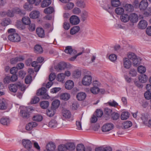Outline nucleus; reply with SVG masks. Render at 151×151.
<instances>
[{"label":"nucleus","instance_id":"nucleus-1","mask_svg":"<svg viewBox=\"0 0 151 151\" xmlns=\"http://www.w3.org/2000/svg\"><path fill=\"white\" fill-rule=\"evenodd\" d=\"M17 14L21 16H23L25 14L24 11L21 10L19 8H16L11 10H9L7 12H3L0 13V14L2 16H4L6 14L9 17H14L15 14Z\"/></svg>","mask_w":151,"mask_h":151},{"label":"nucleus","instance_id":"nucleus-2","mask_svg":"<svg viewBox=\"0 0 151 151\" xmlns=\"http://www.w3.org/2000/svg\"><path fill=\"white\" fill-rule=\"evenodd\" d=\"M9 90L14 93H16L18 88L21 91H24L26 88L22 83L17 82L14 84H10L9 86Z\"/></svg>","mask_w":151,"mask_h":151},{"label":"nucleus","instance_id":"nucleus-3","mask_svg":"<svg viewBox=\"0 0 151 151\" xmlns=\"http://www.w3.org/2000/svg\"><path fill=\"white\" fill-rule=\"evenodd\" d=\"M8 37L10 41L14 42H19L21 39L20 36L16 33L10 34Z\"/></svg>","mask_w":151,"mask_h":151},{"label":"nucleus","instance_id":"nucleus-4","mask_svg":"<svg viewBox=\"0 0 151 151\" xmlns=\"http://www.w3.org/2000/svg\"><path fill=\"white\" fill-rule=\"evenodd\" d=\"M92 77L90 75H86L83 77L82 81V84L85 86H89L91 83Z\"/></svg>","mask_w":151,"mask_h":151},{"label":"nucleus","instance_id":"nucleus-5","mask_svg":"<svg viewBox=\"0 0 151 151\" xmlns=\"http://www.w3.org/2000/svg\"><path fill=\"white\" fill-rule=\"evenodd\" d=\"M29 109L27 108H23L20 110V115L23 118H28L29 117Z\"/></svg>","mask_w":151,"mask_h":151},{"label":"nucleus","instance_id":"nucleus-6","mask_svg":"<svg viewBox=\"0 0 151 151\" xmlns=\"http://www.w3.org/2000/svg\"><path fill=\"white\" fill-rule=\"evenodd\" d=\"M80 19L79 17L76 15H73L70 19V24L72 25H76L78 24L80 22Z\"/></svg>","mask_w":151,"mask_h":151},{"label":"nucleus","instance_id":"nucleus-7","mask_svg":"<svg viewBox=\"0 0 151 151\" xmlns=\"http://www.w3.org/2000/svg\"><path fill=\"white\" fill-rule=\"evenodd\" d=\"M22 143L23 145L25 148L27 150H32L31 149L32 143L29 140L26 139H23Z\"/></svg>","mask_w":151,"mask_h":151},{"label":"nucleus","instance_id":"nucleus-8","mask_svg":"<svg viewBox=\"0 0 151 151\" xmlns=\"http://www.w3.org/2000/svg\"><path fill=\"white\" fill-rule=\"evenodd\" d=\"M114 127L113 124L111 123H108L104 125L102 129L103 132H107L112 129Z\"/></svg>","mask_w":151,"mask_h":151},{"label":"nucleus","instance_id":"nucleus-9","mask_svg":"<svg viewBox=\"0 0 151 151\" xmlns=\"http://www.w3.org/2000/svg\"><path fill=\"white\" fill-rule=\"evenodd\" d=\"M67 66L66 64L64 62H61L58 64L57 65L55 66V68L56 71L60 72L62 70H64L66 68Z\"/></svg>","mask_w":151,"mask_h":151},{"label":"nucleus","instance_id":"nucleus-10","mask_svg":"<svg viewBox=\"0 0 151 151\" xmlns=\"http://www.w3.org/2000/svg\"><path fill=\"white\" fill-rule=\"evenodd\" d=\"M88 16V12L85 10H83L80 14V18L81 21L83 22L86 21Z\"/></svg>","mask_w":151,"mask_h":151},{"label":"nucleus","instance_id":"nucleus-11","mask_svg":"<svg viewBox=\"0 0 151 151\" xmlns=\"http://www.w3.org/2000/svg\"><path fill=\"white\" fill-rule=\"evenodd\" d=\"M123 65L124 67L127 69H129L132 66V63L128 58L123 59Z\"/></svg>","mask_w":151,"mask_h":151},{"label":"nucleus","instance_id":"nucleus-12","mask_svg":"<svg viewBox=\"0 0 151 151\" xmlns=\"http://www.w3.org/2000/svg\"><path fill=\"white\" fill-rule=\"evenodd\" d=\"M64 51L66 53L70 55L75 54L77 53V51L74 49H73L72 47L71 46L66 47Z\"/></svg>","mask_w":151,"mask_h":151},{"label":"nucleus","instance_id":"nucleus-13","mask_svg":"<svg viewBox=\"0 0 151 151\" xmlns=\"http://www.w3.org/2000/svg\"><path fill=\"white\" fill-rule=\"evenodd\" d=\"M148 5V3L147 0H143L140 2L139 7L141 10H144L147 8Z\"/></svg>","mask_w":151,"mask_h":151},{"label":"nucleus","instance_id":"nucleus-14","mask_svg":"<svg viewBox=\"0 0 151 151\" xmlns=\"http://www.w3.org/2000/svg\"><path fill=\"white\" fill-rule=\"evenodd\" d=\"M36 32L37 35L41 38H43L45 36L44 30L42 28H37L36 29Z\"/></svg>","mask_w":151,"mask_h":151},{"label":"nucleus","instance_id":"nucleus-15","mask_svg":"<svg viewBox=\"0 0 151 151\" xmlns=\"http://www.w3.org/2000/svg\"><path fill=\"white\" fill-rule=\"evenodd\" d=\"M129 20L132 23H135L138 21V16L135 13L131 14L129 15Z\"/></svg>","mask_w":151,"mask_h":151},{"label":"nucleus","instance_id":"nucleus-16","mask_svg":"<svg viewBox=\"0 0 151 151\" xmlns=\"http://www.w3.org/2000/svg\"><path fill=\"white\" fill-rule=\"evenodd\" d=\"M120 19L122 22H127L129 20V15L127 14H123L120 16Z\"/></svg>","mask_w":151,"mask_h":151},{"label":"nucleus","instance_id":"nucleus-17","mask_svg":"<svg viewBox=\"0 0 151 151\" xmlns=\"http://www.w3.org/2000/svg\"><path fill=\"white\" fill-rule=\"evenodd\" d=\"M60 104V101L58 99L54 100L52 104L51 108L52 109L55 110L59 106Z\"/></svg>","mask_w":151,"mask_h":151},{"label":"nucleus","instance_id":"nucleus-18","mask_svg":"<svg viewBox=\"0 0 151 151\" xmlns=\"http://www.w3.org/2000/svg\"><path fill=\"white\" fill-rule=\"evenodd\" d=\"M37 125V123L34 122H32L29 123L26 126V129L27 130H30Z\"/></svg>","mask_w":151,"mask_h":151},{"label":"nucleus","instance_id":"nucleus-19","mask_svg":"<svg viewBox=\"0 0 151 151\" xmlns=\"http://www.w3.org/2000/svg\"><path fill=\"white\" fill-rule=\"evenodd\" d=\"M86 96V95L85 93L80 92L77 94L76 98L78 101H81L84 100Z\"/></svg>","mask_w":151,"mask_h":151},{"label":"nucleus","instance_id":"nucleus-20","mask_svg":"<svg viewBox=\"0 0 151 151\" xmlns=\"http://www.w3.org/2000/svg\"><path fill=\"white\" fill-rule=\"evenodd\" d=\"M65 88L68 90L71 89L74 86V83L73 81L69 80L67 81L65 83Z\"/></svg>","mask_w":151,"mask_h":151},{"label":"nucleus","instance_id":"nucleus-21","mask_svg":"<svg viewBox=\"0 0 151 151\" xmlns=\"http://www.w3.org/2000/svg\"><path fill=\"white\" fill-rule=\"evenodd\" d=\"M95 151H112V149L110 146H107L105 147H100L96 148Z\"/></svg>","mask_w":151,"mask_h":151},{"label":"nucleus","instance_id":"nucleus-22","mask_svg":"<svg viewBox=\"0 0 151 151\" xmlns=\"http://www.w3.org/2000/svg\"><path fill=\"white\" fill-rule=\"evenodd\" d=\"M147 25V23L146 21L142 20L139 21L138 24V27L140 29H145Z\"/></svg>","mask_w":151,"mask_h":151},{"label":"nucleus","instance_id":"nucleus-23","mask_svg":"<svg viewBox=\"0 0 151 151\" xmlns=\"http://www.w3.org/2000/svg\"><path fill=\"white\" fill-rule=\"evenodd\" d=\"M40 13L38 11H33L31 12L29 16L31 18L35 19L38 18L39 16Z\"/></svg>","mask_w":151,"mask_h":151},{"label":"nucleus","instance_id":"nucleus-24","mask_svg":"<svg viewBox=\"0 0 151 151\" xmlns=\"http://www.w3.org/2000/svg\"><path fill=\"white\" fill-rule=\"evenodd\" d=\"M58 124L57 121L53 119L50 121L49 123L48 126L51 128H55L58 127Z\"/></svg>","mask_w":151,"mask_h":151},{"label":"nucleus","instance_id":"nucleus-25","mask_svg":"<svg viewBox=\"0 0 151 151\" xmlns=\"http://www.w3.org/2000/svg\"><path fill=\"white\" fill-rule=\"evenodd\" d=\"M10 120L7 117H3L0 120V122L4 125L8 126L10 123Z\"/></svg>","mask_w":151,"mask_h":151},{"label":"nucleus","instance_id":"nucleus-26","mask_svg":"<svg viewBox=\"0 0 151 151\" xmlns=\"http://www.w3.org/2000/svg\"><path fill=\"white\" fill-rule=\"evenodd\" d=\"M63 117L65 118L69 119L71 116V114L69 111L63 109L62 112Z\"/></svg>","mask_w":151,"mask_h":151},{"label":"nucleus","instance_id":"nucleus-27","mask_svg":"<svg viewBox=\"0 0 151 151\" xmlns=\"http://www.w3.org/2000/svg\"><path fill=\"white\" fill-rule=\"evenodd\" d=\"M67 150L70 151H72L75 150L76 146L73 143L70 142L65 144Z\"/></svg>","mask_w":151,"mask_h":151},{"label":"nucleus","instance_id":"nucleus-28","mask_svg":"<svg viewBox=\"0 0 151 151\" xmlns=\"http://www.w3.org/2000/svg\"><path fill=\"white\" fill-rule=\"evenodd\" d=\"M55 148L54 143L50 142L46 146V149L47 151H53Z\"/></svg>","mask_w":151,"mask_h":151},{"label":"nucleus","instance_id":"nucleus-29","mask_svg":"<svg viewBox=\"0 0 151 151\" xmlns=\"http://www.w3.org/2000/svg\"><path fill=\"white\" fill-rule=\"evenodd\" d=\"M70 95L68 93H63L60 96V97L61 99L65 101L68 100L70 98Z\"/></svg>","mask_w":151,"mask_h":151},{"label":"nucleus","instance_id":"nucleus-30","mask_svg":"<svg viewBox=\"0 0 151 151\" xmlns=\"http://www.w3.org/2000/svg\"><path fill=\"white\" fill-rule=\"evenodd\" d=\"M123 128L126 129L132 126V123L129 121H126L122 123Z\"/></svg>","mask_w":151,"mask_h":151},{"label":"nucleus","instance_id":"nucleus-31","mask_svg":"<svg viewBox=\"0 0 151 151\" xmlns=\"http://www.w3.org/2000/svg\"><path fill=\"white\" fill-rule=\"evenodd\" d=\"M76 4L77 6L81 8H84L86 6L85 3L82 0L78 1Z\"/></svg>","mask_w":151,"mask_h":151},{"label":"nucleus","instance_id":"nucleus-32","mask_svg":"<svg viewBox=\"0 0 151 151\" xmlns=\"http://www.w3.org/2000/svg\"><path fill=\"white\" fill-rule=\"evenodd\" d=\"M124 9L128 12H132L134 10V7L131 4H127L124 6Z\"/></svg>","mask_w":151,"mask_h":151},{"label":"nucleus","instance_id":"nucleus-33","mask_svg":"<svg viewBox=\"0 0 151 151\" xmlns=\"http://www.w3.org/2000/svg\"><path fill=\"white\" fill-rule=\"evenodd\" d=\"M139 81L142 83H145L147 79V77L145 74H142L139 77Z\"/></svg>","mask_w":151,"mask_h":151},{"label":"nucleus","instance_id":"nucleus-34","mask_svg":"<svg viewBox=\"0 0 151 151\" xmlns=\"http://www.w3.org/2000/svg\"><path fill=\"white\" fill-rule=\"evenodd\" d=\"M46 91L47 89L45 88L42 87L37 91V96H42L46 93Z\"/></svg>","mask_w":151,"mask_h":151},{"label":"nucleus","instance_id":"nucleus-35","mask_svg":"<svg viewBox=\"0 0 151 151\" xmlns=\"http://www.w3.org/2000/svg\"><path fill=\"white\" fill-rule=\"evenodd\" d=\"M115 11L117 14L121 15L124 14V9L123 7H118L115 9Z\"/></svg>","mask_w":151,"mask_h":151},{"label":"nucleus","instance_id":"nucleus-36","mask_svg":"<svg viewBox=\"0 0 151 151\" xmlns=\"http://www.w3.org/2000/svg\"><path fill=\"white\" fill-rule=\"evenodd\" d=\"M49 102L47 101H43L40 103V105L43 109H47L49 105Z\"/></svg>","mask_w":151,"mask_h":151},{"label":"nucleus","instance_id":"nucleus-37","mask_svg":"<svg viewBox=\"0 0 151 151\" xmlns=\"http://www.w3.org/2000/svg\"><path fill=\"white\" fill-rule=\"evenodd\" d=\"M80 29L79 27L76 26L72 28L70 30V34L71 35H74L78 32Z\"/></svg>","mask_w":151,"mask_h":151},{"label":"nucleus","instance_id":"nucleus-38","mask_svg":"<svg viewBox=\"0 0 151 151\" xmlns=\"http://www.w3.org/2000/svg\"><path fill=\"white\" fill-rule=\"evenodd\" d=\"M22 21L24 24L27 25H29L31 22L29 18L26 17H24L22 18Z\"/></svg>","mask_w":151,"mask_h":151},{"label":"nucleus","instance_id":"nucleus-39","mask_svg":"<svg viewBox=\"0 0 151 151\" xmlns=\"http://www.w3.org/2000/svg\"><path fill=\"white\" fill-rule=\"evenodd\" d=\"M35 51L37 53H41L43 52V49L41 46L39 45H36L34 47Z\"/></svg>","mask_w":151,"mask_h":151},{"label":"nucleus","instance_id":"nucleus-40","mask_svg":"<svg viewBox=\"0 0 151 151\" xmlns=\"http://www.w3.org/2000/svg\"><path fill=\"white\" fill-rule=\"evenodd\" d=\"M111 4L112 6L113 7H118L121 4L119 0H111Z\"/></svg>","mask_w":151,"mask_h":151},{"label":"nucleus","instance_id":"nucleus-41","mask_svg":"<svg viewBox=\"0 0 151 151\" xmlns=\"http://www.w3.org/2000/svg\"><path fill=\"white\" fill-rule=\"evenodd\" d=\"M51 0H44L42 3L41 6L45 8L49 5L51 3Z\"/></svg>","mask_w":151,"mask_h":151},{"label":"nucleus","instance_id":"nucleus-42","mask_svg":"<svg viewBox=\"0 0 151 151\" xmlns=\"http://www.w3.org/2000/svg\"><path fill=\"white\" fill-rule=\"evenodd\" d=\"M77 151H85V147L82 144H79L77 145L76 147Z\"/></svg>","mask_w":151,"mask_h":151},{"label":"nucleus","instance_id":"nucleus-43","mask_svg":"<svg viewBox=\"0 0 151 151\" xmlns=\"http://www.w3.org/2000/svg\"><path fill=\"white\" fill-rule=\"evenodd\" d=\"M54 11L53 8L52 7H49L44 9V12L46 14H51Z\"/></svg>","mask_w":151,"mask_h":151},{"label":"nucleus","instance_id":"nucleus-44","mask_svg":"<svg viewBox=\"0 0 151 151\" xmlns=\"http://www.w3.org/2000/svg\"><path fill=\"white\" fill-rule=\"evenodd\" d=\"M65 78V75L63 73H60L58 74L57 76V80L59 81H63Z\"/></svg>","mask_w":151,"mask_h":151},{"label":"nucleus","instance_id":"nucleus-45","mask_svg":"<svg viewBox=\"0 0 151 151\" xmlns=\"http://www.w3.org/2000/svg\"><path fill=\"white\" fill-rule=\"evenodd\" d=\"M129 114L127 112H123L121 116V118L122 120H126L129 117Z\"/></svg>","mask_w":151,"mask_h":151},{"label":"nucleus","instance_id":"nucleus-46","mask_svg":"<svg viewBox=\"0 0 151 151\" xmlns=\"http://www.w3.org/2000/svg\"><path fill=\"white\" fill-rule=\"evenodd\" d=\"M132 61L133 66L137 67L140 64L141 60L139 58H138L137 57L136 58L134 59Z\"/></svg>","mask_w":151,"mask_h":151},{"label":"nucleus","instance_id":"nucleus-47","mask_svg":"<svg viewBox=\"0 0 151 151\" xmlns=\"http://www.w3.org/2000/svg\"><path fill=\"white\" fill-rule=\"evenodd\" d=\"M55 110L52 109L47 110L46 114L47 115L50 117L52 116L55 114Z\"/></svg>","mask_w":151,"mask_h":151},{"label":"nucleus","instance_id":"nucleus-48","mask_svg":"<svg viewBox=\"0 0 151 151\" xmlns=\"http://www.w3.org/2000/svg\"><path fill=\"white\" fill-rule=\"evenodd\" d=\"M91 92L94 94L98 93L99 91V89L98 87H93L90 88Z\"/></svg>","mask_w":151,"mask_h":151},{"label":"nucleus","instance_id":"nucleus-49","mask_svg":"<svg viewBox=\"0 0 151 151\" xmlns=\"http://www.w3.org/2000/svg\"><path fill=\"white\" fill-rule=\"evenodd\" d=\"M11 22V20L9 19H4L1 23V25L4 26H6L9 24Z\"/></svg>","mask_w":151,"mask_h":151},{"label":"nucleus","instance_id":"nucleus-50","mask_svg":"<svg viewBox=\"0 0 151 151\" xmlns=\"http://www.w3.org/2000/svg\"><path fill=\"white\" fill-rule=\"evenodd\" d=\"M137 70L139 73L142 74L145 72L146 69L145 67L140 65L138 67Z\"/></svg>","mask_w":151,"mask_h":151},{"label":"nucleus","instance_id":"nucleus-51","mask_svg":"<svg viewBox=\"0 0 151 151\" xmlns=\"http://www.w3.org/2000/svg\"><path fill=\"white\" fill-rule=\"evenodd\" d=\"M129 74L131 76L134 77L137 76V73L135 69L132 68L129 70Z\"/></svg>","mask_w":151,"mask_h":151},{"label":"nucleus","instance_id":"nucleus-52","mask_svg":"<svg viewBox=\"0 0 151 151\" xmlns=\"http://www.w3.org/2000/svg\"><path fill=\"white\" fill-rule=\"evenodd\" d=\"M81 75V71L78 70L74 71L73 73V76L75 78H79Z\"/></svg>","mask_w":151,"mask_h":151},{"label":"nucleus","instance_id":"nucleus-53","mask_svg":"<svg viewBox=\"0 0 151 151\" xmlns=\"http://www.w3.org/2000/svg\"><path fill=\"white\" fill-rule=\"evenodd\" d=\"M42 119V116L40 115L35 116L33 117V119L34 120L38 122L41 121Z\"/></svg>","mask_w":151,"mask_h":151},{"label":"nucleus","instance_id":"nucleus-54","mask_svg":"<svg viewBox=\"0 0 151 151\" xmlns=\"http://www.w3.org/2000/svg\"><path fill=\"white\" fill-rule=\"evenodd\" d=\"M107 103L110 106L115 107H116L118 105V104L114 100L113 101H112L108 102Z\"/></svg>","mask_w":151,"mask_h":151},{"label":"nucleus","instance_id":"nucleus-55","mask_svg":"<svg viewBox=\"0 0 151 151\" xmlns=\"http://www.w3.org/2000/svg\"><path fill=\"white\" fill-rule=\"evenodd\" d=\"M104 112L106 114L110 116L112 114V110L109 108H106L104 109Z\"/></svg>","mask_w":151,"mask_h":151},{"label":"nucleus","instance_id":"nucleus-56","mask_svg":"<svg viewBox=\"0 0 151 151\" xmlns=\"http://www.w3.org/2000/svg\"><path fill=\"white\" fill-rule=\"evenodd\" d=\"M39 101V98L37 96H35L32 99L31 103L32 104H35L38 103Z\"/></svg>","mask_w":151,"mask_h":151},{"label":"nucleus","instance_id":"nucleus-57","mask_svg":"<svg viewBox=\"0 0 151 151\" xmlns=\"http://www.w3.org/2000/svg\"><path fill=\"white\" fill-rule=\"evenodd\" d=\"M32 5L30 4H25L24 6V8L26 10L28 11H31L32 8Z\"/></svg>","mask_w":151,"mask_h":151},{"label":"nucleus","instance_id":"nucleus-58","mask_svg":"<svg viewBox=\"0 0 151 151\" xmlns=\"http://www.w3.org/2000/svg\"><path fill=\"white\" fill-rule=\"evenodd\" d=\"M58 150L59 151H66L67 150L65 144H62L58 146Z\"/></svg>","mask_w":151,"mask_h":151},{"label":"nucleus","instance_id":"nucleus-59","mask_svg":"<svg viewBox=\"0 0 151 151\" xmlns=\"http://www.w3.org/2000/svg\"><path fill=\"white\" fill-rule=\"evenodd\" d=\"M144 96L145 98L147 100L151 99V93L150 91H148L144 93Z\"/></svg>","mask_w":151,"mask_h":151},{"label":"nucleus","instance_id":"nucleus-60","mask_svg":"<svg viewBox=\"0 0 151 151\" xmlns=\"http://www.w3.org/2000/svg\"><path fill=\"white\" fill-rule=\"evenodd\" d=\"M128 58L132 60L133 61L136 58L137 56L134 53L132 52H130L128 55Z\"/></svg>","mask_w":151,"mask_h":151},{"label":"nucleus","instance_id":"nucleus-61","mask_svg":"<svg viewBox=\"0 0 151 151\" xmlns=\"http://www.w3.org/2000/svg\"><path fill=\"white\" fill-rule=\"evenodd\" d=\"M112 119L113 120H116L119 117V114L118 113L114 112L111 114Z\"/></svg>","mask_w":151,"mask_h":151},{"label":"nucleus","instance_id":"nucleus-62","mask_svg":"<svg viewBox=\"0 0 151 151\" xmlns=\"http://www.w3.org/2000/svg\"><path fill=\"white\" fill-rule=\"evenodd\" d=\"M32 76L30 75L27 76L25 79V83L27 84H29L31 83L32 81Z\"/></svg>","mask_w":151,"mask_h":151},{"label":"nucleus","instance_id":"nucleus-63","mask_svg":"<svg viewBox=\"0 0 151 151\" xmlns=\"http://www.w3.org/2000/svg\"><path fill=\"white\" fill-rule=\"evenodd\" d=\"M7 108V106L5 102L3 101H0V109H5Z\"/></svg>","mask_w":151,"mask_h":151},{"label":"nucleus","instance_id":"nucleus-64","mask_svg":"<svg viewBox=\"0 0 151 151\" xmlns=\"http://www.w3.org/2000/svg\"><path fill=\"white\" fill-rule=\"evenodd\" d=\"M81 11L77 7H75L73 10V14H78L81 13Z\"/></svg>","mask_w":151,"mask_h":151}]
</instances>
